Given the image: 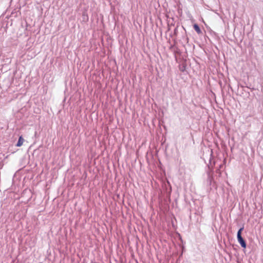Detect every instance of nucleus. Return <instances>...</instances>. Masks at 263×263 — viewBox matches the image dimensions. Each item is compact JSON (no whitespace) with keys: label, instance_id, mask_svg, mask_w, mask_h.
<instances>
[{"label":"nucleus","instance_id":"nucleus-1","mask_svg":"<svg viewBox=\"0 0 263 263\" xmlns=\"http://www.w3.org/2000/svg\"><path fill=\"white\" fill-rule=\"evenodd\" d=\"M213 151L211 149L210 158L209 160V163L207 164L208 170L206 171L207 179L206 184L209 186L212 185V182H213V174H214V166L215 164V162L213 161Z\"/></svg>","mask_w":263,"mask_h":263},{"label":"nucleus","instance_id":"nucleus-2","mask_svg":"<svg viewBox=\"0 0 263 263\" xmlns=\"http://www.w3.org/2000/svg\"><path fill=\"white\" fill-rule=\"evenodd\" d=\"M237 240L241 247L244 249L246 248L247 247V243L246 240L243 238L242 236L241 237H237Z\"/></svg>","mask_w":263,"mask_h":263},{"label":"nucleus","instance_id":"nucleus-3","mask_svg":"<svg viewBox=\"0 0 263 263\" xmlns=\"http://www.w3.org/2000/svg\"><path fill=\"white\" fill-rule=\"evenodd\" d=\"M24 141V139L22 136H21L18 138V140L17 141V143L16 144V146L17 147H20L22 145L23 142Z\"/></svg>","mask_w":263,"mask_h":263},{"label":"nucleus","instance_id":"nucleus-4","mask_svg":"<svg viewBox=\"0 0 263 263\" xmlns=\"http://www.w3.org/2000/svg\"><path fill=\"white\" fill-rule=\"evenodd\" d=\"M193 28L198 34L202 33V31H201L199 25L197 24H194L193 25Z\"/></svg>","mask_w":263,"mask_h":263},{"label":"nucleus","instance_id":"nucleus-5","mask_svg":"<svg viewBox=\"0 0 263 263\" xmlns=\"http://www.w3.org/2000/svg\"><path fill=\"white\" fill-rule=\"evenodd\" d=\"M186 66L185 64H182L179 65V69L181 72H185L186 71Z\"/></svg>","mask_w":263,"mask_h":263},{"label":"nucleus","instance_id":"nucleus-6","mask_svg":"<svg viewBox=\"0 0 263 263\" xmlns=\"http://www.w3.org/2000/svg\"><path fill=\"white\" fill-rule=\"evenodd\" d=\"M243 229H244V227H242L238 230V231H237V237L242 236L241 233H242V232L243 230Z\"/></svg>","mask_w":263,"mask_h":263},{"label":"nucleus","instance_id":"nucleus-7","mask_svg":"<svg viewBox=\"0 0 263 263\" xmlns=\"http://www.w3.org/2000/svg\"><path fill=\"white\" fill-rule=\"evenodd\" d=\"M243 229H244V227H242L238 230V231H237V237L242 236L241 233H242V232L243 230Z\"/></svg>","mask_w":263,"mask_h":263},{"label":"nucleus","instance_id":"nucleus-8","mask_svg":"<svg viewBox=\"0 0 263 263\" xmlns=\"http://www.w3.org/2000/svg\"><path fill=\"white\" fill-rule=\"evenodd\" d=\"M166 197H170L171 193V189L170 188L168 190L167 189H166Z\"/></svg>","mask_w":263,"mask_h":263},{"label":"nucleus","instance_id":"nucleus-9","mask_svg":"<svg viewBox=\"0 0 263 263\" xmlns=\"http://www.w3.org/2000/svg\"><path fill=\"white\" fill-rule=\"evenodd\" d=\"M178 29L177 28H175L174 30V35H176L177 33Z\"/></svg>","mask_w":263,"mask_h":263},{"label":"nucleus","instance_id":"nucleus-10","mask_svg":"<svg viewBox=\"0 0 263 263\" xmlns=\"http://www.w3.org/2000/svg\"><path fill=\"white\" fill-rule=\"evenodd\" d=\"M185 40L187 41V42L189 39L187 36L185 37Z\"/></svg>","mask_w":263,"mask_h":263},{"label":"nucleus","instance_id":"nucleus-11","mask_svg":"<svg viewBox=\"0 0 263 263\" xmlns=\"http://www.w3.org/2000/svg\"><path fill=\"white\" fill-rule=\"evenodd\" d=\"M85 14V13L84 12L83 14V15L84 16Z\"/></svg>","mask_w":263,"mask_h":263}]
</instances>
